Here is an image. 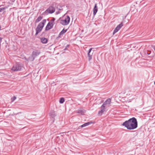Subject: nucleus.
Listing matches in <instances>:
<instances>
[{
    "label": "nucleus",
    "instance_id": "obj_1",
    "mask_svg": "<svg viewBox=\"0 0 155 155\" xmlns=\"http://www.w3.org/2000/svg\"><path fill=\"white\" fill-rule=\"evenodd\" d=\"M127 129L133 130L138 127V123L137 119L134 117L130 118L127 120L125 121L122 124Z\"/></svg>",
    "mask_w": 155,
    "mask_h": 155
},
{
    "label": "nucleus",
    "instance_id": "obj_2",
    "mask_svg": "<svg viewBox=\"0 0 155 155\" xmlns=\"http://www.w3.org/2000/svg\"><path fill=\"white\" fill-rule=\"evenodd\" d=\"M55 10V8L54 6H50L42 14V15H45L49 14H52L54 12Z\"/></svg>",
    "mask_w": 155,
    "mask_h": 155
},
{
    "label": "nucleus",
    "instance_id": "obj_3",
    "mask_svg": "<svg viewBox=\"0 0 155 155\" xmlns=\"http://www.w3.org/2000/svg\"><path fill=\"white\" fill-rule=\"evenodd\" d=\"M23 66L22 64L19 63H17L12 68V70L14 71H20L21 70Z\"/></svg>",
    "mask_w": 155,
    "mask_h": 155
},
{
    "label": "nucleus",
    "instance_id": "obj_4",
    "mask_svg": "<svg viewBox=\"0 0 155 155\" xmlns=\"http://www.w3.org/2000/svg\"><path fill=\"white\" fill-rule=\"evenodd\" d=\"M108 104L105 101L101 107V110L99 111L98 114L99 115H101L105 111V107H107Z\"/></svg>",
    "mask_w": 155,
    "mask_h": 155
},
{
    "label": "nucleus",
    "instance_id": "obj_5",
    "mask_svg": "<svg viewBox=\"0 0 155 155\" xmlns=\"http://www.w3.org/2000/svg\"><path fill=\"white\" fill-rule=\"evenodd\" d=\"M70 21V17L67 15V16L64 20H61L60 21V23L63 25H68Z\"/></svg>",
    "mask_w": 155,
    "mask_h": 155
},
{
    "label": "nucleus",
    "instance_id": "obj_6",
    "mask_svg": "<svg viewBox=\"0 0 155 155\" xmlns=\"http://www.w3.org/2000/svg\"><path fill=\"white\" fill-rule=\"evenodd\" d=\"M54 20H51L48 22L45 27V31H48L53 28L54 25Z\"/></svg>",
    "mask_w": 155,
    "mask_h": 155
},
{
    "label": "nucleus",
    "instance_id": "obj_7",
    "mask_svg": "<svg viewBox=\"0 0 155 155\" xmlns=\"http://www.w3.org/2000/svg\"><path fill=\"white\" fill-rule=\"evenodd\" d=\"M41 53L40 51L38 50H35L33 51L31 55L34 57L33 59H35V58L38 55Z\"/></svg>",
    "mask_w": 155,
    "mask_h": 155
},
{
    "label": "nucleus",
    "instance_id": "obj_8",
    "mask_svg": "<svg viewBox=\"0 0 155 155\" xmlns=\"http://www.w3.org/2000/svg\"><path fill=\"white\" fill-rule=\"evenodd\" d=\"M46 19H44L41 22L39 23L38 26H39L40 27L41 26V27H42V28H43L46 22Z\"/></svg>",
    "mask_w": 155,
    "mask_h": 155
},
{
    "label": "nucleus",
    "instance_id": "obj_9",
    "mask_svg": "<svg viewBox=\"0 0 155 155\" xmlns=\"http://www.w3.org/2000/svg\"><path fill=\"white\" fill-rule=\"evenodd\" d=\"M42 27H40L39 26H37V28H36V33L35 35H37L39 33H40L42 29Z\"/></svg>",
    "mask_w": 155,
    "mask_h": 155
},
{
    "label": "nucleus",
    "instance_id": "obj_10",
    "mask_svg": "<svg viewBox=\"0 0 155 155\" xmlns=\"http://www.w3.org/2000/svg\"><path fill=\"white\" fill-rule=\"evenodd\" d=\"M97 11H98V8H97V4L96 3L95 4V5H94V8L93 10V15L94 16L96 15Z\"/></svg>",
    "mask_w": 155,
    "mask_h": 155
},
{
    "label": "nucleus",
    "instance_id": "obj_11",
    "mask_svg": "<svg viewBox=\"0 0 155 155\" xmlns=\"http://www.w3.org/2000/svg\"><path fill=\"white\" fill-rule=\"evenodd\" d=\"M67 31V29L64 30V29H63L61 31V32L59 33L58 36V37L57 38V39H58L59 38H60L61 37V35H63Z\"/></svg>",
    "mask_w": 155,
    "mask_h": 155
},
{
    "label": "nucleus",
    "instance_id": "obj_12",
    "mask_svg": "<svg viewBox=\"0 0 155 155\" xmlns=\"http://www.w3.org/2000/svg\"><path fill=\"white\" fill-rule=\"evenodd\" d=\"M85 111L82 108H80L78 110L77 113L81 115H83L85 113Z\"/></svg>",
    "mask_w": 155,
    "mask_h": 155
},
{
    "label": "nucleus",
    "instance_id": "obj_13",
    "mask_svg": "<svg viewBox=\"0 0 155 155\" xmlns=\"http://www.w3.org/2000/svg\"><path fill=\"white\" fill-rule=\"evenodd\" d=\"M41 42L43 44H46L47 43L48 40L45 38H41Z\"/></svg>",
    "mask_w": 155,
    "mask_h": 155
},
{
    "label": "nucleus",
    "instance_id": "obj_14",
    "mask_svg": "<svg viewBox=\"0 0 155 155\" xmlns=\"http://www.w3.org/2000/svg\"><path fill=\"white\" fill-rule=\"evenodd\" d=\"M50 114L51 117L53 118H54L56 116L55 111L53 110L51 111Z\"/></svg>",
    "mask_w": 155,
    "mask_h": 155
},
{
    "label": "nucleus",
    "instance_id": "obj_15",
    "mask_svg": "<svg viewBox=\"0 0 155 155\" xmlns=\"http://www.w3.org/2000/svg\"><path fill=\"white\" fill-rule=\"evenodd\" d=\"M43 18V17L41 16H39L35 20V23H37L40 21Z\"/></svg>",
    "mask_w": 155,
    "mask_h": 155
},
{
    "label": "nucleus",
    "instance_id": "obj_16",
    "mask_svg": "<svg viewBox=\"0 0 155 155\" xmlns=\"http://www.w3.org/2000/svg\"><path fill=\"white\" fill-rule=\"evenodd\" d=\"M25 59L27 61H33L35 59H33V58H34V57L32 56L31 55V56L29 57L28 58H25Z\"/></svg>",
    "mask_w": 155,
    "mask_h": 155
},
{
    "label": "nucleus",
    "instance_id": "obj_17",
    "mask_svg": "<svg viewBox=\"0 0 155 155\" xmlns=\"http://www.w3.org/2000/svg\"><path fill=\"white\" fill-rule=\"evenodd\" d=\"M92 54H93V53H92L91 54H90V53H87V57L88 58V60L89 61H91V60L92 59Z\"/></svg>",
    "mask_w": 155,
    "mask_h": 155
},
{
    "label": "nucleus",
    "instance_id": "obj_18",
    "mask_svg": "<svg viewBox=\"0 0 155 155\" xmlns=\"http://www.w3.org/2000/svg\"><path fill=\"white\" fill-rule=\"evenodd\" d=\"M64 101V97H61L60 98L59 102L61 104L63 103Z\"/></svg>",
    "mask_w": 155,
    "mask_h": 155
},
{
    "label": "nucleus",
    "instance_id": "obj_19",
    "mask_svg": "<svg viewBox=\"0 0 155 155\" xmlns=\"http://www.w3.org/2000/svg\"><path fill=\"white\" fill-rule=\"evenodd\" d=\"M111 102V100L110 98L107 99L106 101V102H107L108 104V105H109L110 104Z\"/></svg>",
    "mask_w": 155,
    "mask_h": 155
},
{
    "label": "nucleus",
    "instance_id": "obj_20",
    "mask_svg": "<svg viewBox=\"0 0 155 155\" xmlns=\"http://www.w3.org/2000/svg\"><path fill=\"white\" fill-rule=\"evenodd\" d=\"M123 26V23L122 22L119 24L117 26L119 29H120Z\"/></svg>",
    "mask_w": 155,
    "mask_h": 155
},
{
    "label": "nucleus",
    "instance_id": "obj_21",
    "mask_svg": "<svg viewBox=\"0 0 155 155\" xmlns=\"http://www.w3.org/2000/svg\"><path fill=\"white\" fill-rule=\"evenodd\" d=\"M92 123H93V122H92V121H90V122H87V123H85V124L86 125V126L88 125H89L91 124H92Z\"/></svg>",
    "mask_w": 155,
    "mask_h": 155
},
{
    "label": "nucleus",
    "instance_id": "obj_22",
    "mask_svg": "<svg viewBox=\"0 0 155 155\" xmlns=\"http://www.w3.org/2000/svg\"><path fill=\"white\" fill-rule=\"evenodd\" d=\"M16 98V97L14 96L11 99V101L12 102L14 101Z\"/></svg>",
    "mask_w": 155,
    "mask_h": 155
},
{
    "label": "nucleus",
    "instance_id": "obj_23",
    "mask_svg": "<svg viewBox=\"0 0 155 155\" xmlns=\"http://www.w3.org/2000/svg\"><path fill=\"white\" fill-rule=\"evenodd\" d=\"M6 8L5 7H2L0 8V12H1L2 11H3L5 10Z\"/></svg>",
    "mask_w": 155,
    "mask_h": 155
},
{
    "label": "nucleus",
    "instance_id": "obj_24",
    "mask_svg": "<svg viewBox=\"0 0 155 155\" xmlns=\"http://www.w3.org/2000/svg\"><path fill=\"white\" fill-rule=\"evenodd\" d=\"M118 31V30H117V29L115 28V29L113 31V35H114L115 33L117 32Z\"/></svg>",
    "mask_w": 155,
    "mask_h": 155
},
{
    "label": "nucleus",
    "instance_id": "obj_25",
    "mask_svg": "<svg viewBox=\"0 0 155 155\" xmlns=\"http://www.w3.org/2000/svg\"><path fill=\"white\" fill-rule=\"evenodd\" d=\"M151 51H147L146 53L145 52V54H147V55L150 54L151 53Z\"/></svg>",
    "mask_w": 155,
    "mask_h": 155
},
{
    "label": "nucleus",
    "instance_id": "obj_26",
    "mask_svg": "<svg viewBox=\"0 0 155 155\" xmlns=\"http://www.w3.org/2000/svg\"><path fill=\"white\" fill-rule=\"evenodd\" d=\"M70 46V45H67L66 47H65V48H64V51H66V50H67V48L68 47H69V46Z\"/></svg>",
    "mask_w": 155,
    "mask_h": 155
},
{
    "label": "nucleus",
    "instance_id": "obj_27",
    "mask_svg": "<svg viewBox=\"0 0 155 155\" xmlns=\"http://www.w3.org/2000/svg\"><path fill=\"white\" fill-rule=\"evenodd\" d=\"M92 49V48H90L88 50V53H91V51Z\"/></svg>",
    "mask_w": 155,
    "mask_h": 155
},
{
    "label": "nucleus",
    "instance_id": "obj_28",
    "mask_svg": "<svg viewBox=\"0 0 155 155\" xmlns=\"http://www.w3.org/2000/svg\"><path fill=\"white\" fill-rule=\"evenodd\" d=\"M86 126L85 124H83V125H81V126H80V127H84Z\"/></svg>",
    "mask_w": 155,
    "mask_h": 155
},
{
    "label": "nucleus",
    "instance_id": "obj_29",
    "mask_svg": "<svg viewBox=\"0 0 155 155\" xmlns=\"http://www.w3.org/2000/svg\"><path fill=\"white\" fill-rule=\"evenodd\" d=\"M115 28L117 29L118 31L120 29H119V28L117 26Z\"/></svg>",
    "mask_w": 155,
    "mask_h": 155
},
{
    "label": "nucleus",
    "instance_id": "obj_30",
    "mask_svg": "<svg viewBox=\"0 0 155 155\" xmlns=\"http://www.w3.org/2000/svg\"><path fill=\"white\" fill-rule=\"evenodd\" d=\"M154 84H155V81H154Z\"/></svg>",
    "mask_w": 155,
    "mask_h": 155
},
{
    "label": "nucleus",
    "instance_id": "obj_31",
    "mask_svg": "<svg viewBox=\"0 0 155 155\" xmlns=\"http://www.w3.org/2000/svg\"><path fill=\"white\" fill-rule=\"evenodd\" d=\"M154 49V50H155V49Z\"/></svg>",
    "mask_w": 155,
    "mask_h": 155
}]
</instances>
